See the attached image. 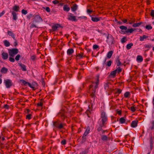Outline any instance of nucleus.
<instances>
[{
  "label": "nucleus",
  "mask_w": 154,
  "mask_h": 154,
  "mask_svg": "<svg viewBox=\"0 0 154 154\" xmlns=\"http://www.w3.org/2000/svg\"><path fill=\"white\" fill-rule=\"evenodd\" d=\"M107 121V118L105 112H103L101 113V118L100 119L98 122V126L97 127V130L100 132L102 130V128L105 127L106 122Z\"/></svg>",
  "instance_id": "nucleus-1"
},
{
  "label": "nucleus",
  "mask_w": 154,
  "mask_h": 154,
  "mask_svg": "<svg viewBox=\"0 0 154 154\" xmlns=\"http://www.w3.org/2000/svg\"><path fill=\"white\" fill-rule=\"evenodd\" d=\"M99 82V75L97 76V82H95V85L93 88L94 85H91L90 86L89 90L90 91V96L91 97L93 98V102L91 103L92 106L94 104V100L96 97L95 94H96V89L98 87V85Z\"/></svg>",
  "instance_id": "nucleus-2"
},
{
  "label": "nucleus",
  "mask_w": 154,
  "mask_h": 154,
  "mask_svg": "<svg viewBox=\"0 0 154 154\" xmlns=\"http://www.w3.org/2000/svg\"><path fill=\"white\" fill-rule=\"evenodd\" d=\"M53 123L54 126L57 128L59 129L64 128V126L65 125V124L62 123L60 121L53 122Z\"/></svg>",
  "instance_id": "nucleus-3"
},
{
  "label": "nucleus",
  "mask_w": 154,
  "mask_h": 154,
  "mask_svg": "<svg viewBox=\"0 0 154 154\" xmlns=\"http://www.w3.org/2000/svg\"><path fill=\"white\" fill-rule=\"evenodd\" d=\"M19 52L18 49L17 48H12L8 50L9 55L11 57H13L16 55Z\"/></svg>",
  "instance_id": "nucleus-4"
},
{
  "label": "nucleus",
  "mask_w": 154,
  "mask_h": 154,
  "mask_svg": "<svg viewBox=\"0 0 154 154\" xmlns=\"http://www.w3.org/2000/svg\"><path fill=\"white\" fill-rule=\"evenodd\" d=\"M107 42L109 45H112L115 43L114 38L111 34H108L107 37Z\"/></svg>",
  "instance_id": "nucleus-5"
},
{
  "label": "nucleus",
  "mask_w": 154,
  "mask_h": 154,
  "mask_svg": "<svg viewBox=\"0 0 154 154\" xmlns=\"http://www.w3.org/2000/svg\"><path fill=\"white\" fill-rule=\"evenodd\" d=\"M4 83L7 88H10L13 85L12 81L10 79H8L4 80Z\"/></svg>",
  "instance_id": "nucleus-6"
},
{
  "label": "nucleus",
  "mask_w": 154,
  "mask_h": 154,
  "mask_svg": "<svg viewBox=\"0 0 154 154\" xmlns=\"http://www.w3.org/2000/svg\"><path fill=\"white\" fill-rule=\"evenodd\" d=\"M58 116L64 121L65 118L67 117L66 112L64 110H61L59 112Z\"/></svg>",
  "instance_id": "nucleus-7"
},
{
  "label": "nucleus",
  "mask_w": 154,
  "mask_h": 154,
  "mask_svg": "<svg viewBox=\"0 0 154 154\" xmlns=\"http://www.w3.org/2000/svg\"><path fill=\"white\" fill-rule=\"evenodd\" d=\"M136 30V29H133V28L128 29L127 28L125 31L121 30V31L123 34L127 33L128 35H129L130 34L132 33L133 31Z\"/></svg>",
  "instance_id": "nucleus-8"
},
{
  "label": "nucleus",
  "mask_w": 154,
  "mask_h": 154,
  "mask_svg": "<svg viewBox=\"0 0 154 154\" xmlns=\"http://www.w3.org/2000/svg\"><path fill=\"white\" fill-rule=\"evenodd\" d=\"M43 20L41 17L38 15H36L34 17L33 22L39 23L42 22Z\"/></svg>",
  "instance_id": "nucleus-9"
},
{
  "label": "nucleus",
  "mask_w": 154,
  "mask_h": 154,
  "mask_svg": "<svg viewBox=\"0 0 154 154\" xmlns=\"http://www.w3.org/2000/svg\"><path fill=\"white\" fill-rule=\"evenodd\" d=\"M91 17V20L94 22H97L99 21L101 17H97L94 16H90Z\"/></svg>",
  "instance_id": "nucleus-10"
},
{
  "label": "nucleus",
  "mask_w": 154,
  "mask_h": 154,
  "mask_svg": "<svg viewBox=\"0 0 154 154\" xmlns=\"http://www.w3.org/2000/svg\"><path fill=\"white\" fill-rule=\"evenodd\" d=\"M62 28V27L60 25L58 24L53 25L52 27V30L53 31H55L58 30V28Z\"/></svg>",
  "instance_id": "nucleus-11"
},
{
  "label": "nucleus",
  "mask_w": 154,
  "mask_h": 154,
  "mask_svg": "<svg viewBox=\"0 0 154 154\" xmlns=\"http://www.w3.org/2000/svg\"><path fill=\"white\" fill-rule=\"evenodd\" d=\"M67 19L72 21L76 22L77 20L75 16H68Z\"/></svg>",
  "instance_id": "nucleus-12"
},
{
  "label": "nucleus",
  "mask_w": 154,
  "mask_h": 154,
  "mask_svg": "<svg viewBox=\"0 0 154 154\" xmlns=\"http://www.w3.org/2000/svg\"><path fill=\"white\" fill-rule=\"evenodd\" d=\"M149 142L150 145V149L152 150L153 148V143H154V138L152 136L150 137V139L149 140Z\"/></svg>",
  "instance_id": "nucleus-13"
},
{
  "label": "nucleus",
  "mask_w": 154,
  "mask_h": 154,
  "mask_svg": "<svg viewBox=\"0 0 154 154\" xmlns=\"http://www.w3.org/2000/svg\"><path fill=\"white\" fill-rule=\"evenodd\" d=\"M30 86L29 87L32 88L33 90H35V88L38 86L37 84L35 82H33L32 84L30 83Z\"/></svg>",
  "instance_id": "nucleus-14"
},
{
  "label": "nucleus",
  "mask_w": 154,
  "mask_h": 154,
  "mask_svg": "<svg viewBox=\"0 0 154 154\" xmlns=\"http://www.w3.org/2000/svg\"><path fill=\"white\" fill-rule=\"evenodd\" d=\"M137 121H133L132 122L131 124V126L132 128H135L137 126Z\"/></svg>",
  "instance_id": "nucleus-15"
},
{
  "label": "nucleus",
  "mask_w": 154,
  "mask_h": 154,
  "mask_svg": "<svg viewBox=\"0 0 154 154\" xmlns=\"http://www.w3.org/2000/svg\"><path fill=\"white\" fill-rule=\"evenodd\" d=\"M19 66L21 67V69L23 71H26V66L24 64H23L22 63H19Z\"/></svg>",
  "instance_id": "nucleus-16"
},
{
  "label": "nucleus",
  "mask_w": 154,
  "mask_h": 154,
  "mask_svg": "<svg viewBox=\"0 0 154 154\" xmlns=\"http://www.w3.org/2000/svg\"><path fill=\"white\" fill-rule=\"evenodd\" d=\"M20 81L23 83V85L25 86L28 85L29 86H30V83L28 82H26L25 80L21 79L20 80Z\"/></svg>",
  "instance_id": "nucleus-17"
},
{
  "label": "nucleus",
  "mask_w": 154,
  "mask_h": 154,
  "mask_svg": "<svg viewBox=\"0 0 154 154\" xmlns=\"http://www.w3.org/2000/svg\"><path fill=\"white\" fill-rule=\"evenodd\" d=\"M2 55L3 59L6 60L8 58V55L7 53L3 52Z\"/></svg>",
  "instance_id": "nucleus-18"
},
{
  "label": "nucleus",
  "mask_w": 154,
  "mask_h": 154,
  "mask_svg": "<svg viewBox=\"0 0 154 154\" xmlns=\"http://www.w3.org/2000/svg\"><path fill=\"white\" fill-rule=\"evenodd\" d=\"M120 60V59L119 58V57L118 56L116 60V65L117 66H120L123 65V64H122L121 63Z\"/></svg>",
  "instance_id": "nucleus-19"
},
{
  "label": "nucleus",
  "mask_w": 154,
  "mask_h": 154,
  "mask_svg": "<svg viewBox=\"0 0 154 154\" xmlns=\"http://www.w3.org/2000/svg\"><path fill=\"white\" fill-rule=\"evenodd\" d=\"M73 52L74 50L72 48L69 49L67 51V54L69 56L71 55Z\"/></svg>",
  "instance_id": "nucleus-20"
},
{
  "label": "nucleus",
  "mask_w": 154,
  "mask_h": 154,
  "mask_svg": "<svg viewBox=\"0 0 154 154\" xmlns=\"http://www.w3.org/2000/svg\"><path fill=\"white\" fill-rule=\"evenodd\" d=\"M8 34L9 35V36L12 37L13 38V39H15V35L14 33L13 32H12L11 31H8Z\"/></svg>",
  "instance_id": "nucleus-21"
},
{
  "label": "nucleus",
  "mask_w": 154,
  "mask_h": 154,
  "mask_svg": "<svg viewBox=\"0 0 154 154\" xmlns=\"http://www.w3.org/2000/svg\"><path fill=\"white\" fill-rule=\"evenodd\" d=\"M70 9V8L68 7L67 5H65L63 7V10L64 11H69Z\"/></svg>",
  "instance_id": "nucleus-22"
},
{
  "label": "nucleus",
  "mask_w": 154,
  "mask_h": 154,
  "mask_svg": "<svg viewBox=\"0 0 154 154\" xmlns=\"http://www.w3.org/2000/svg\"><path fill=\"white\" fill-rule=\"evenodd\" d=\"M8 69L5 67H3L1 70V72L4 74H6L7 72Z\"/></svg>",
  "instance_id": "nucleus-23"
},
{
  "label": "nucleus",
  "mask_w": 154,
  "mask_h": 154,
  "mask_svg": "<svg viewBox=\"0 0 154 154\" xmlns=\"http://www.w3.org/2000/svg\"><path fill=\"white\" fill-rule=\"evenodd\" d=\"M13 17V19L15 20H16L17 19V17L16 13L14 11H13L12 13Z\"/></svg>",
  "instance_id": "nucleus-24"
},
{
  "label": "nucleus",
  "mask_w": 154,
  "mask_h": 154,
  "mask_svg": "<svg viewBox=\"0 0 154 154\" xmlns=\"http://www.w3.org/2000/svg\"><path fill=\"white\" fill-rule=\"evenodd\" d=\"M90 128L89 126H88L87 127V129L85 131L83 135L84 136H87L88 134L89 133L90 131Z\"/></svg>",
  "instance_id": "nucleus-25"
},
{
  "label": "nucleus",
  "mask_w": 154,
  "mask_h": 154,
  "mask_svg": "<svg viewBox=\"0 0 154 154\" xmlns=\"http://www.w3.org/2000/svg\"><path fill=\"white\" fill-rule=\"evenodd\" d=\"M78 8V6L76 4H74L73 6L71 7V10L73 11H76Z\"/></svg>",
  "instance_id": "nucleus-26"
},
{
  "label": "nucleus",
  "mask_w": 154,
  "mask_h": 154,
  "mask_svg": "<svg viewBox=\"0 0 154 154\" xmlns=\"http://www.w3.org/2000/svg\"><path fill=\"white\" fill-rule=\"evenodd\" d=\"M137 60L139 62H141L143 61V58L142 56L138 55L137 57Z\"/></svg>",
  "instance_id": "nucleus-27"
},
{
  "label": "nucleus",
  "mask_w": 154,
  "mask_h": 154,
  "mask_svg": "<svg viewBox=\"0 0 154 154\" xmlns=\"http://www.w3.org/2000/svg\"><path fill=\"white\" fill-rule=\"evenodd\" d=\"M113 53V52L112 51H109L107 54L106 55L107 57L109 59L110 58L112 57Z\"/></svg>",
  "instance_id": "nucleus-28"
},
{
  "label": "nucleus",
  "mask_w": 154,
  "mask_h": 154,
  "mask_svg": "<svg viewBox=\"0 0 154 154\" xmlns=\"http://www.w3.org/2000/svg\"><path fill=\"white\" fill-rule=\"evenodd\" d=\"M12 9L14 11L18 12L19 10V7L18 6L15 5L13 7Z\"/></svg>",
  "instance_id": "nucleus-29"
},
{
  "label": "nucleus",
  "mask_w": 154,
  "mask_h": 154,
  "mask_svg": "<svg viewBox=\"0 0 154 154\" xmlns=\"http://www.w3.org/2000/svg\"><path fill=\"white\" fill-rule=\"evenodd\" d=\"M148 37V36L144 35L143 36H140V37L139 38L140 40L141 41H143L144 39H146Z\"/></svg>",
  "instance_id": "nucleus-30"
},
{
  "label": "nucleus",
  "mask_w": 154,
  "mask_h": 154,
  "mask_svg": "<svg viewBox=\"0 0 154 154\" xmlns=\"http://www.w3.org/2000/svg\"><path fill=\"white\" fill-rule=\"evenodd\" d=\"M141 24H143V23L142 22H141L138 23H134L133 25L132 26L133 27H137L139 26Z\"/></svg>",
  "instance_id": "nucleus-31"
},
{
  "label": "nucleus",
  "mask_w": 154,
  "mask_h": 154,
  "mask_svg": "<svg viewBox=\"0 0 154 154\" xmlns=\"http://www.w3.org/2000/svg\"><path fill=\"white\" fill-rule=\"evenodd\" d=\"M4 43L6 47H8L10 45V43L7 40H5L4 41Z\"/></svg>",
  "instance_id": "nucleus-32"
},
{
  "label": "nucleus",
  "mask_w": 154,
  "mask_h": 154,
  "mask_svg": "<svg viewBox=\"0 0 154 154\" xmlns=\"http://www.w3.org/2000/svg\"><path fill=\"white\" fill-rule=\"evenodd\" d=\"M101 139L103 141H106L108 139V137L105 135H102L101 137Z\"/></svg>",
  "instance_id": "nucleus-33"
},
{
  "label": "nucleus",
  "mask_w": 154,
  "mask_h": 154,
  "mask_svg": "<svg viewBox=\"0 0 154 154\" xmlns=\"http://www.w3.org/2000/svg\"><path fill=\"white\" fill-rule=\"evenodd\" d=\"M117 73V70H115L111 72L110 73V75H112L113 77H115Z\"/></svg>",
  "instance_id": "nucleus-34"
},
{
  "label": "nucleus",
  "mask_w": 154,
  "mask_h": 154,
  "mask_svg": "<svg viewBox=\"0 0 154 154\" xmlns=\"http://www.w3.org/2000/svg\"><path fill=\"white\" fill-rule=\"evenodd\" d=\"M133 45L132 43H130L127 44L126 45V48L127 49H130L131 48L132 46H133Z\"/></svg>",
  "instance_id": "nucleus-35"
},
{
  "label": "nucleus",
  "mask_w": 154,
  "mask_h": 154,
  "mask_svg": "<svg viewBox=\"0 0 154 154\" xmlns=\"http://www.w3.org/2000/svg\"><path fill=\"white\" fill-rule=\"evenodd\" d=\"M125 120L123 117H121L119 119V122L121 124H123L125 122Z\"/></svg>",
  "instance_id": "nucleus-36"
},
{
  "label": "nucleus",
  "mask_w": 154,
  "mask_h": 154,
  "mask_svg": "<svg viewBox=\"0 0 154 154\" xmlns=\"http://www.w3.org/2000/svg\"><path fill=\"white\" fill-rule=\"evenodd\" d=\"M109 83H106L105 84L104 87L105 90H107L109 89Z\"/></svg>",
  "instance_id": "nucleus-37"
},
{
  "label": "nucleus",
  "mask_w": 154,
  "mask_h": 154,
  "mask_svg": "<svg viewBox=\"0 0 154 154\" xmlns=\"http://www.w3.org/2000/svg\"><path fill=\"white\" fill-rule=\"evenodd\" d=\"M130 93L128 91L126 92L124 94V97H125L127 98L129 97V96H130Z\"/></svg>",
  "instance_id": "nucleus-38"
},
{
  "label": "nucleus",
  "mask_w": 154,
  "mask_h": 154,
  "mask_svg": "<svg viewBox=\"0 0 154 154\" xmlns=\"http://www.w3.org/2000/svg\"><path fill=\"white\" fill-rule=\"evenodd\" d=\"M127 41L126 38V37H124L122 38L121 40V42L122 43H125Z\"/></svg>",
  "instance_id": "nucleus-39"
},
{
  "label": "nucleus",
  "mask_w": 154,
  "mask_h": 154,
  "mask_svg": "<svg viewBox=\"0 0 154 154\" xmlns=\"http://www.w3.org/2000/svg\"><path fill=\"white\" fill-rule=\"evenodd\" d=\"M42 8L43 9L45 10L46 11L48 12H49L50 11V9L49 7H43Z\"/></svg>",
  "instance_id": "nucleus-40"
},
{
  "label": "nucleus",
  "mask_w": 154,
  "mask_h": 154,
  "mask_svg": "<svg viewBox=\"0 0 154 154\" xmlns=\"http://www.w3.org/2000/svg\"><path fill=\"white\" fill-rule=\"evenodd\" d=\"M86 136H84L83 135L82 137V143H84L86 141Z\"/></svg>",
  "instance_id": "nucleus-41"
},
{
  "label": "nucleus",
  "mask_w": 154,
  "mask_h": 154,
  "mask_svg": "<svg viewBox=\"0 0 154 154\" xmlns=\"http://www.w3.org/2000/svg\"><path fill=\"white\" fill-rule=\"evenodd\" d=\"M119 28L120 29H121V30H126L127 27L124 26H122L119 27Z\"/></svg>",
  "instance_id": "nucleus-42"
},
{
  "label": "nucleus",
  "mask_w": 154,
  "mask_h": 154,
  "mask_svg": "<svg viewBox=\"0 0 154 154\" xmlns=\"http://www.w3.org/2000/svg\"><path fill=\"white\" fill-rule=\"evenodd\" d=\"M112 63V61L110 60L109 61L107 62V63H106V65L108 67H109L111 66V64Z\"/></svg>",
  "instance_id": "nucleus-43"
},
{
  "label": "nucleus",
  "mask_w": 154,
  "mask_h": 154,
  "mask_svg": "<svg viewBox=\"0 0 154 154\" xmlns=\"http://www.w3.org/2000/svg\"><path fill=\"white\" fill-rule=\"evenodd\" d=\"M145 28L147 30H149L152 29V27L150 25H146L145 26Z\"/></svg>",
  "instance_id": "nucleus-44"
},
{
  "label": "nucleus",
  "mask_w": 154,
  "mask_h": 154,
  "mask_svg": "<svg viewBox=\"0 0 154 154\" xmlns=\"http://www.w3.org/2000/svg\"><path fill=\"white\" fill-rule=\"evenodd\" d=\"M116 70H117V72L118 73H119L121 72L122 69L120 67H118Z\"/></svg>",
  "instance_id": "nucleus-45"
},
{
  "label": "nucleus",
  "mask_w": 154,
  "mask_h": 154,
  "mask_svg": "<svg viewBox=\"0 0 154 154\" xmlns=\"http://www.w3.org/2000/svg\"><path fill=\"white\" fill-rule=\"evenodd\" d=\"M151 124L152 125V126L150 127L149 128H150L151 130H152L154 129V120L152 122Z\"/></svg>",
  "instance_id": "nucleus-46"
},
{
  "label": "nucleus",
  "mask_w": 154,
  "mask_h": 154,
  "mask_svg": "<svg viewBox=\"0 0 154 154\" xmlns=\"http://www.w3.org/2000/svg\"><path fill=\"white\" fill-rule=\"evenodd\" d=\"M21 12L22 14H23L24 15L27 14L28 13L27 11L24 9L22 10L21 11Z\"/></svg>",
  "instance_id": "nucleus-47"
},
{
  "label": "nucleus",
  "mask_w": 154,
  "mask_h": 154,
  "mask_svg": "<svg viewBox=\"0 0 154 154\" xmlns=\"http://www.w3.org/2000/svg\"><path fill=\"white\" fill-rule=\"evenodd\" d=\"M20 57V54H17L15 58V59L17 61H18L19 60V59Z\"/></svg>",
  "instance_id": "nucleus-48"
},
{
  "label": "nucleus",
  "mask_w": 154,
  "mask_h": 154,
  "mask_svg": "<svg viewBox=\"0 0 154 154\" xmlns=\"http://www.w3.org/2000/svg\"><path fill=\"white\" fill-rule=\"evenodd\" d=\"M32 115L30 114H28L26 116V119L29 120L31 119V116Z\"/></svg>",
  "instance_id": "nucleus-49"
},
{
  "label": "nucleus",
  "mask_w": 154,
  "mask_h": 154,
  "mask_svg": "<svg viewBox=\"0 0 154 154\" xmlns=\"http://www.w3.org/2000/svg\"><path fill=\"white\" fill-rule=\"evenodd\" d=\"M12 57H9V60L11 62H14L15 61V60Z\"/></svg>",
  "instance_id": "nucleus-50"
},
{
  "label": "nucleus",
  "mask_w": 154,
  "mask_h": 154,
  "mask_svg": "<svg viewBox=\"0 0 154 154\" xmlns=\"http://www.w3.org/2000/svg\"><path fill=\"white\" fill-rule=\"evenodd\" d=\"M150 15L153 17L152 19H153V17H154V10H151L150 12Z\"/></svg>",
  "instance_id": "nucleus-51"
},
{
  "label": "nucleus",
  "mask_w": 154,
  "mask_h": 154,
  "mask_svg": "<svg viewBox=\"0 0 154 154\" xmlns=\"http://www.w3.org/2000/svg\"><path fill=\"white\" fill-rule=\"evenodd\" d=\"M43 105V103L41 101L38 102L37 104V106H42Z\"/></svg>",
  "instance_id": "nucleus-52"
},
{
  "label": "nucleus",
  "mask_w": 154,
  "mask_h": 154,
  "mask_svg": "<svg viewBox=\"0 0 154 154\" xmlns=\"http://www.w3.org/2000/svg\"><path fill=\"white\" fill-rule=\"evenodd\" d=\"M130 109L132 112H134L136 110L134 106H131Z\"/></svg>",
  "instance_id": "nucleus-53"
},
{
  "label": "nucleus",
  "mask_w": 154,
  "mask_h": 154,
  "mask_svg": "<svg viewBox=\"0 0 154 154\" xmlns=\"http://www.w3.org/2000/svg\"><path fill=\"white\" fill-rule=\"evenodd\" d=\"M61 143L63 145H64L66 143V141L65 140H63L61 142Z\"/></svg>",
  "instance_id": "nucleus-54"
},
{
  "label": "nucleus",
  "mask_w": 154,
  "mask_h": 154,
  "mask_svg": "<svg viewBox=\"0 0 154 154\" xmlns=\"http://www.w3.org/2000/svg\"><path fill=\"white\" fill-rule=\"evenodd\" d=\"M14 45L15 47H16V46L17 45V39L15 38V39H14Z\"/></svg>",
  "instance_id": "nucleus-55"
},
{
  "label": "nucleus",
  "mask_w": 154,
  "mask_h": 154,
  "mask_svg": "<svg viewBox=\"0 0 154 154\" xmlns=\"http://www.w3.org/2000/svg\"><path fill=\"white\" fill-rule=\"evenodd\" d=\"M88 152V150H85L82 151V152H81L80 154H87Z\"/></svg>",
  "instance_id": "nucleus-56"
},
{
  "label": "nucleus",
  "mask_w": 154,
  "mask_h": 154,
  "mask_svg": "<svg viewBox=\"0 0 154 154\" xmlns=\"http://www.w3.org/2000/svg\"><path fill=\"white\" fill-rule=\"evenodd\" d=\"M144 46L146 48H150L151 45H145Z\"/></svg>",
  "instance_id": "nucleus-57"
},
{
  "label": "nucleus",
  "mask_w": 154,
  "mask_h": 154,
  "mask_svg": "<svg viewBox=\"0 0 154 154\" xmlns=\"http://www.w3.org/2000/svg\"><path fill=\"white\" fill-rule=\"evenodd\" d=\"M99 47V46L97 45H94L93 47V49H97V48H98Z\"/></svg>",
  "instance_id": "nucleus-58"
},
{
  "label": "nucleus",
  "mask_w": 154,
  "mask_h": 154,
  "mask_svg": "<svg viewBox=\"0 0 154 154\" xmlns=\"http://www.w3.org/2000/svg\"><path fill=\"white\" fill-rule=\"evenodd\" d=\"M32 15L31 14H30L29 15H27V17L28 19L29 20L30 18L32 17Z\"/></svg>",
  "instance_id": "nucleus-59"
},
{
  "label": "nucleus",
  "mask_w": 154,
  "mask_h": 154,
  "mask_svg": "<svg viewBox=\"0 0 154 154\" xmlns=\"http://www.w3.org/2000/svg\"><path fill=\"white\" fill-rule=\"evenodd\" d=\"M35 58L36 56L35 55H33L31 56V59L33 61L35 60Z\"/></svg>",
  "instance_id": "nucleus-60"
},
{
  "label": "nucleus",
  "mask_w": 154,
  "mask_h": 154,
  "mask_svg": "<svg viewBox=\"0 0 154 154\" xmlns=\"http://www.w3.org/2000/svg\"><path fill=\"white\" fill-rule=\"evenodd\" d=\"M93 11L92 10H90L89 9H87V12L88 14H90Z\"/></svg>",
  "instance_id": "nucleus-61"
},
{
  "label": "nucleus",
  "mask_w": 154,
  "mask_h": 154,
  "mask_svg": "<svg viewBox=\"0 0 154 154\" xmlns=\"http://www.w3.org/2000/svg\"><path fill=\"white\" fill-rule=\"evenodd\" d=\"M122 90L121 89H117V91L115 93V94L118 93L119 94H120L121 93Z\"/></svg>",
  "instance_id": "nucleus-62"
},
{
  "label": "nucleus",
  "mask_w": 154,
  "mask_h": 154,
  "mask_svg": "<svg viewBox=\"0 0 154 154\" xmlns=\"http://www.w3.org/2000/svg\"><path fill=\"white\" fill-rule=\"evenodd\" d=\"M52 3L54 4H57L58 3H59V2L57 0H55L54 1H52Z\"/></svg>",
  "instance_id": "nucleus-63"
},
{
  "label": "nucleus",
  "mask_w": 154,
  "mask_h": 154,
  "mask_svg": "<svg viewBox=\"0 0 154 154\" xmlns=\"http://www.w3.org/2000/svg\"><path fill=\"white\" fill-rule=\"evenodd\" d=\"M121 20L124 23H126L127 24L128 23H127V20L126 19H122Z\"/></svg>",
  "instance_id": "nucleus-64"
}]
</instances>
